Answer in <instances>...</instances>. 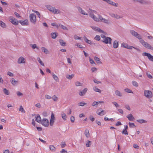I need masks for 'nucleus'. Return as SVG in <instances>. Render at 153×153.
<instances>
[{
	"instance_id": "f257e3e1",
	"label": "nucleus",
	"mask_w": 153,
	"mask_h": 153,
	"mask_svg": "<svg viewBox=\"0 0 153 153\" xmlns=\"http://www.w3.org/2000/svg\"><path fill=\"white\" fill-rule=\"evenodd\" d=\"M130 32L132 35L137 38L140 40V42L144 47L153 50V47H152L150 44L148 43L147 42H145L143 40L141 39V37L140 35L138 34L137 32L133 30H131Z\"/></svg>"
},
{
	"instance_id": "f03ea898",
	"label": "nucleus",
	"mask_w": 153,
	"mask_h": 153,
	"mask_svg": "<svg viewBox=\"0 0 153 153\" xmlns=\"http://www.w3.org/2000/svg\"><path fill=\"white\" fill-rule=\"evenodd\" d=\"M96 12L95 11H91V12L89 13L90 16L91 17L94 21L97 22L101 21L102 22L108 24L109 23L108 20L106 19L102 18V16L100 15H98V18L95 17L94 13H96Z\"/></svg>"
},
{
	"instance_id": "7ed1b4c3",
	"label": "nucleus",
	"mask_w": 153,
	"mask_h": 153,
	"mask_svg": "<svg viewBox=\"0 0 153 153\" xmlns=\"http://www.w3.org/2000/svg\"><path fill=\"white\" fill-rule=\"evenodd\" d=\"M102 38L103 39L102 42L106 44H111V39L110 37H106L104 35L101 36Z\"/></svg>"
},
{
	"instance_id": "20e7f679",
	"label": "nucleus",
	"mask_w": 153,
	"mask_h": 153,
	"mask_svg": "<svg viewBox=\"0 0 153 153\" xmlns=\"http://www.w3.org/2000/svg\"><path fill=\"white\" fill-rule=\"evenodd\" d=\"M9 20L13 24L17 25H18L19 22L13 16L9 17Z\"/></svg>"
},
{
	"instance_id": "39448f33",
	"label": "nucleus",
	"mask_w": 153,
	"mask_h": 153,
	"mask_svg": "<svg viewBox=\"0 0 153 153\" xmlns=\"http://www.w3.org/2000/svg\"><path fill=\"white\" fill-rule=\"evenodd\" d=\"M144 95L148 98H150L152 97V92L149 90H144Z\"/></svg>"
},
{
	"instance_id": "423d86ee",
	"label": "nucleus",
	"mask_w": 153,
	"mask_h": 153,
	"mask_svg": "<svg viewBox=\"0 0 153 153\" xmlns=\"http://www.w3.org/2000/svg\"><path fill=\"white\" fill-rule=\"evenodd\" d=\"M47 7L50 11L54 13L58 14L59 13V10H57L54 7H52L51 6H48Z\"/></svg>"
},
{
	"instance_id": "0eeeda50",
	"label": "nucleus",
	"mask_w": 153,
	"mask_h": 153,
	"mask_svg": "<svg viewBox=\"0 0 153 153\" xmlns=\"http://www.w3.org/2000/svg\"><path fill=\"white\" fill-rule=\"evenodd\" d=\"M30 22L34 24L36 23V16L34 14L31 13L30 14Z\"/></svg>"
},
{
	"instance_id": "6e6552de",
	"label": "nucleus",
	"mask_w": 153,
	"mask_h": 153,
	"mask_svg": "<svg viewBox=\"0 0 153 153\" xmlns=\"http://www.w3.org/2000/svg\"><path fill=\"white\" fill-rule=\"evenodd\" d=\"M122 46L123 47L128 49H132V48H133L139 51H140V50L138 48H136L131 46H128L127 44H126L125 43H123L122 44Z\"/></svg>"
},
{
	"instance_id": "1a4fd4ad",
	"label": "nucleus",
	"mask_w": 153,
	"mask_h": 153,
	"mask_svg": "<svg viewBox=\"0 0 153 153\" xmlns=\"http://www.w3.org/2000/svg\"><path fill=\"white\" fill-rule=\"evenodd\" d=\"M42 124L45 127H48L49 125V121L46 119H43L41 121Z\"/></svg>"
},
{
	"instance_id": "9d476101",
	"label": "nucleus",
	"mask_w": 153,
	"mask_h": 153,
	"mask_svg": "<svg viewBox=\"0 0 153 153\" xmlns=\"http://www.w3.org/2000/svg\"><path fill=\"white\" fill-rule=\"evenodd\" d=\"M143 56H147L148 59L151 61L153 62V56L150 53L144 52L142 53Z\"/></svg>"
},
{
	"instance_id": "9b49d317",
	"label": "nucleus",
	"mask_w": 153,
	"mask_h": 153,
	"mask_svg": "<svg viewBox=\"0 0 153 153\" xmlns=\"http://www.w3.org/2000/svg\"><path fill=\"white\" fill-rule=\"evenodd\" d=\"M97 113L99 115H103L105 113V112L101 108H99L97 110Z\"/></svg>"
},
{
	"instance_id": "f8f14e48",
	"label": "nucleus",
	"mask_w": 153,
	"mask_h": 153,
	"mask_svg": "<svg viewBox=\"0 0 153 153\" xmlns=\"http://www.w3.org/2000/svg\"><path fill=\"white\" fill-rule=\"evenodd\" d=\"M55 117L53 113H52L51 115V118L50 124L51 126H52L54 122Z\"/></svg>"
},
{
	"instance_id": "ddd939ff",
	"label": "nucleus",
	"mask_w": 153,
	"mask_h": 153,
	"mask_svg": "<svg viewBox=\"0 0 153 153\" xmlns=\"http://www.w3.org/2000/svg\"><path fill=\"white\" fill-rule=\"evenodd\" d=\"M19 22L22 25H27L28 24V21L27 19H26L24 21L20 20L19 21Z\"/></svg>"
},
{
	"instance_id": "4468645a",
	"label": "nucleus",
	"mask_w": 153,
	"mask_h": 153,
	"mask_svg": "<svg viewBox=\"0 0 153 153\" xmlns=\"http://www.w3.org/2000/svg\"><path fill=\"white\" fill-rule=\"evenodd\" d=\"M25 62V59L22 56L19 58L18 60V63L19 64L24 63Z\"/></svg>"
},
{
	"instance_id": "2eb2a0df",
	"label": "nucleus",
	"mask_w": 153,
	"mask_h": 153,
	"mask_svg": "<svg viewBox=\"0 0 153 153\" xmlns=\"http://www.w3.org/2000/svg\"><path fill=\"white\" fill-rule=\"evenodd\" d=\"M88 89L87 88H84L82 91H80L79 92V94L81 96H82L84 95L86 92H87Z\"/></svg>"
},
{
	"instance_id": "dca6fc26",
	"label": "nucleus",
	"mask_w": 153,
	"mask_h": 153,
	"mask_svg": "<svg viewBox=\"0 0 153 153\" xmlns=\"http://www.w3.org/2000/svg\"><path fill=\"white\" fill-rule=\"evenodd\" d=\"M111 17L117 19H119L123 17V16H120L115 14H111Z\"/></svg>"
},
{
	"instance_id": "f3484780",
	"label": "nucleus",
	"mask_w": 153,
	"mask_h": 153,
	"mask_svg": "<svg viewBox=\"0 0 153 153\" xmlns=\"http://www.w3.org/2000/svg\"><path fill=\"white\" fill-rule=\"evenodd\" d=\"M127 117L128 120L131 121H133L134 119V117H133L131 114H130L127 115Z\"/></svg>"
},
{
	"instance_id": "a211bd4d",
	"label": "nucleus",
	"mask_w": 153,
	"mask_h": 153,
	"mask_svg": "<svg viewBox=\"0 0 153 153\" xmlns=\"http://www.w3.org/2000/svg\"><path fill=\"white\" fill-rule=\"evenodd\" d=\"M118 42L117 40L114 41L113 43L114 48H117L118 47Z\"/></svg>"
},
{
	"instance_id": "6ab92c4d",
	"label": "nucleus",
	"mask_w": 153,
	"mask_h": 153,
	"mask_svg": "<svg viewBox=\"0 0 153 153\" xmlns=\"http://www.w3.org/2000/svg\"><path fill=\"white\" fill-rule=\"evenodd\" d=\"M78 10L82 14L84 15H87V13H85L82 9L80 7H78L77 8Z\"/></svg>"
},
{
	"instance_id": "aec40b11",
	"label": "nucleus",
	"mask_w": 153,
	"mask_h": 153,
	"mask_svg": "<svg viewBox=\"0 0 153 153\" xmlns=\"http://www.w3.org/2000/svg\"><path fill=\"white\" fill-rule=\"evenodd\" d=\"M52 75L53 79L56 82H59V79L57 76L53 73H52Z\"/></svg>"
},
{
	"instance_id": "412c9836",
	"label": "nucleus",
	"mask_w": 153,
	"mask_h": 153,
	"mask_svg": "<svg viewBox=\"0 0 153 153\" xmlns=\"http://www.w3.org/2000/svg\"><path fill=\"white\" fill-rule=\"evenodd\" d=\"M49 148L50 150L52 152H55L56 150V148L53 145H50Z\"/></svg>"
},
{
	"instance_id": "4be33fe9",
	"label": "nucleus",
	"mask_w": 153,
	"mask_h": 153,
	"mask_svg": "<svg viewBox=\"0 0 153 153\" xmlns=\"http://www.w3.org/2000/svg\"><path fill=\"white\" fill-rule=\"evenodd\" d=\"M36 121L39 123H40L41 122V118L39 115H37L36 117Z\"/></svg>"
},
{
	"instance_id": "5701e85b",
	"label": "nucleus",
	"mask_w": 153,
	"mask_h": 153,
	"mask_svg": "<svg viewBox=\"0 0 153 153\" xmlns=\"http://www.w3.org/2000/svg\"><path fill=\"white\" fill-rule=\"evenodd\" d=\"M107 3H109V4H111L113 6H116V4L114 2H113V1L109 0H106L105 1Z\"/></svg>"
},
{
	"instance_id": "b1692460",
	"label": "nucleus",
	"mask_w": 153,
	"mask_h": 153,
	"mask_svg": "<svg viewBox=\"0 0 153 153\" xmlns=\"http://www.w3.org/2000/svg\"><path fill=\"white\" fill-rule=\"evenodd\" d=\"M42 51L43 52L45 53L46 54L48 53H49L48 51L44 47H42L41 48Z\"/></svg>"
},
{
	"instance_id": "393cba45",
	"label": "nucleus",
	"mask_w": 153,
	"mask_h": 153,
	"mask_svg": "<svg viewBox=\"0 0 153 153\" xmlns=\"http://www.w3.org/2000/svg\"><path fill=\"white\" fill-rule=\"evenodd\" d=\"M91 27L95 31H98L99 32H102V30L97 27Z\"/></svg>"
},
{
	"instance_id": "a878e982",
	"label": "nucleus",
	"mask_w": 153,
	"mask_h": 153,
	"mask_svg": "<svg viewBox=\"0 0 153 153\" xmlns=\"http://www.w3.org/2000/svg\"><path fill=\"white\" fill-rule=\"evenodd\" d=\"M11 83L13 85H15L17 84V83L18 82V81L17 80H16L13 78H12L11 80Z\"/></svg>"
},
{
	"instance_id": "bb28decb",
	"label": "nucleus",
	"mask_w": 153,
	"mask_h": 153,
	"mask_svg": "<svg viewBox=\"0 0 153 153\" xmlns=\"http://www.w3.org/2000/svg\"><path fill=\"white\" fill-rule=\"evenodd\" d=\"M85 134L87 137L88 138L89 137L90 134L88 130L87 129L85 130Z\"/></svg>"
},
{
	"instance_id": "cd10ccee",
	"label": "nucleus",
	"mask_w": 153,
	"mask_h": 153,
	"mask_svg": "<svg viewBox=\"0 0 153 153\" xmlns=\"http://www.w3.org/2000/svg\"><path fill=\"white\" fill-rule=\"evenodd\" d=\"M137 122L140 123H147V121L146 120L143 119L137 120Z\"/></svg>"
},
{
	"instance_id": "c85d7f7f",
	"label": "nucleus",
	"mask_w": 153,
	"mask_h": 153,
	"mask_svg": "<svg viewBox=\"0 0 153 153\" xmlns=\"http://www.w3.org/2000/svg\"><path fill=\"white\" fill-rule=\"evenodd\" d=\"M55 102H57L58 100V97L55 95H53L51 98Z\"/></svg>"
},
{
	"instance_id": "c756f323",
	"label": "nucleus",
	"mask_w": 153,
	"mask_h": 153,
	"mask_svg": "<svg viewBox=\"0 0 153 153\" xmlns=\"http://www.w3.org/2000/svg\"><path fill=\"white\" fill-rule=\"evenodd\" d=\"M61 115L62 118L64 120H66L67 117L65 113H62Z\"/></svg>"
},
{
	"instance_id": "7c9ffc66",
	"label": "nucleus",
	"mask_w": 153,
	"mask_h": 153,
	"mask_svg": "<svg viewBox=\"0 0 153 153\" xmlns=\"http://www.w3.org/2000/svg\"><path fill=\"white\" fill-rule=\"evenodd\" d=\"M74 74H71V75H68L66 76V77L68 79H72L74 76Z\"/></svg>"
},
{
	"instance_id": "2f4dec72",
	"label": "nucleus",
	"mask_w": 153,
	"mask_h": 153,
	"mask_svg": "<svg viewBox=\"0 0 153 153\" xmlns=\"http://www.w3.org/2000/svg\"><path fill=\"white\" fill-rule=\"evenodd\" d=\"M115 94L118 96L121 97L122 96L121 93L118 90H116L115 92Z\"/></svg>"
},
{
	"instance_id": "473e14b6",
	"label": "nucleus",
	"mask_w": 153,
	"mask_h": 153,
	"mask_svg": "<svg viewBox=\"0 0 153 153\" xmlns=\"http://www.w3.org/2000/svg\"><path fill=\"white\" fill-rule=\"evenodd\" d=\"M84 40L87 43H88L89 44H91V40H88L87 39V38L85 36H84Z\"/></svg>"
},
{
	"instance_id": "72a5a7b5",
	"label": "nucleus",
	"mask_w": 153,
	"mask_h": 153,
	"mask_svg": "<svg viewBox=\"0 0 153 153\" xmlns=\"http://www.w3.org/2000/svg\"><path fill=\"white\" fill-rule=\"evenodd\" d=\"M94 60L98 64L101 63V62L100 60V59L97 57H95L94 58Z\"/></svg>"
},
{
	"instance_id": "f704fd0d",
	"label": "nucleus",
	"mask_w": 153,
	"mask_h": 153,
	"mask_svg": "<svg viewBox=\"0 0 153 153\" xmlns=\"http://www.w3.org/2000/svg\"><path fill=\"white\" fill-rule=\"evenodd\" d=\"M19 111L23 113H25V111L22 105L20 106V108H19Z\"/></svg>"
},
{
	"instance_id": "c9c22d12",
	"label": "nucleus",
	"mask_w": 153,
	"mask_h": 153,
	"mask_svg": "<svg viewBox=\"0 0 153 153\" xmlns=\"http://www.w3.org/2000/svg\"><path fill=\"white\" fill-rule=\"evenodd\" d=\"M59 42L62 46H64L66 45V43L65 42H64L63 40L60 39L59 40Z\"/></svg>"
},
{
	"instance_id": "e433bc0d",
	"label": "nucleus",
	"mask_w": 153,
	"mask_h": 153,
	"mask_svg": "<svg viewBox=\"0 0 153 153\" xmlns=\"http://www.w3.org/2000/svg\"><path fill=\"white\" fill-rule=\"evenodd\" d=\"M93 89L95 91L98 92L99 93H101V90L98 88L96 86L94 87L93 88Z\"/></svg>"
},
{
	"instance_id": "4c0bfd02",
	"label": "nucleus",
	"mask_w": 153,
	"mask_h": 153,
	"mask_svg": "<svg viewBox=\"0 0 153 153\" xmlns=\"http://www.w3.org/2000/svg\"><path fill=\"white\" fill-rule=\"evenodd\" d=\"M57 33H51L52 37L53 39H55L57 36Z\"/></svg>"
},
{
	"instance_id": "58836bf2",
	"label": "nucleus",
	"mask_w": 153,
	"mask_h": 153,
	"mask_svg": "<svg viewBox=\"0 0 153 153\" xmlns=\"http://www.w3.org/2000/svg\"><path fill=\"white\" fill-rule=\"evenodd\" d=\"M82 84L79 81H77L75 82V85L76 86H82Z\"/></svg>"
},
{
	"instance_id": "ea45409f",
	"label": "nucleus",
	"mask_w": 153,
	"mask_h": 153,
	"mask_svg": "<svg viewBox=\"0 0 153 153\" xmlns=\"http://www.w3.org/2000/svg\"><path fill=\"white\" fill-rule=\"evenodd\" d=\"M38 61L39 63L42 66H44V65L43 63L42 62V60H41L40 58L39 57H38L37 58Z\"/></svg>"
},
{
	"instance_id": "a19ab883",
	"label": "nucleus",
	"mask_w": 153,
	"mask_h": 153,
	"mask_svg": "<svg viewBox=\"0 0 153 153\" xmlns=\"http://www.w3.org/2000/svg\"><path fill=\"white\" fill-rule=\"evenodd\" d=\"M3 91L5 94L7 95L9 94V91L7 90L5 88L4 89Z\"/></svg>"
},
{
	"instance_id": "79ce46f5",
	"label": "nucleus",
	"mask_w": 153,
	"mask_h": 153,
	"mask_svg": "<svg viewBox=\"0 0 153 153\" xmlns=\"http://www.w3.org/2000/svg\"><path fill=\"white\" fill-rule=\"evenodd\" d=\"M0 26L3 27H5V23L1 21H0Z\"/></svg>"
},
{
	"instance_id": "37998d69",
	"label": "nucleus",
	"mask_w": 153,
	"mask_h": 153,
	"mask_svg": "<svg viewBox=\"0 0 153 153\" xmlns=\"http://www.w3.org/2000/svg\"><path fill=\"white\" fill-rule=\"evenodd\" d=\"M132 84L134 86L137 87L138 86V84L135 81H133L132 82Z\"/></svg>"
},
{
	"instance_id": "c03bdc74",
	"label": "nucleus",
	"mask_w": 153,
	"mask_h": 153,
	"mask_svg": "<svg viewBox=\"0 0 153 153\" xmlns=\"http://www.w3.org/2000/svg\"><path fill=\"white\" fill-rule=\"evenodd\" d=\"M31 47L33 49H34L35 48H36L38 50L39 49V48L36 45V44H34L32 45Z\"/></svg>"
},
{
	"instance_id": "a18cd8bd",
	"label": "nucleus",
	"mask_w": 153,
	"mask_h": 153,
	"mask_svg": "<svg viewBox=\"0 0 153 153\" xmlns=\"http://www.w3.org/2000/svg\"><path fill=\"white\" fill-rule=\"evenodd\" d=\"M51 25L52 26H55L57 28L59 27V26H60V25L59 24L58 25L56 24L55 23H53L51 24Z\"/></svg>"
},
{
	"instance_id": "49530a36",
	"label": "nucleus",
	"mask_w": 153,
	"mask_h": 153,
	"mask_svg": "<svg viewBox=\"0 0 153 153\" xmlns=\"http://www.w3.org/2000/svg\"><path fill=\"white\" fill-rule=\"evenodd\" d=\"M91 144V141H88L87 143L86 144V146L87 147H89Z\"/></svg>"
},
{
	"instance_id": "de8ad7c7",
	"label": "nucleus",
	"mask_w": 153,
	"mask_h": 153,
	"mask_svg": "<svg viewBox=\"0 0 153 153\" xmlns=\"http://www.w3.org/2000/svg\"><path fill=\"white\" fill-rule=\"evenodd\" d=\"M125 91L127 93H133L132 91L128 88L125 89Z\"/></svg>"
},
{
	"instance_id": "09e8293b",
	"label": "nucleus",
	"mask_w": 153,
	"mask_h": 153,
	"mask_svg": "<svg viewBox=\"0 0 153 153\" xmlns=\"http://www.w3.org/2000/svg\"><path fill=\"white\" fill-rule=\"evenodd\" d=\"M79 104L80 106H83L86 104V103L83 102H81L79 103Z\"/></svg>"
},
{
	"instance_id": "8fccbe9b",
	"label": "nucleus",
	"mask_w": 153,
	"mask_h": 153,
	"mask_svg": "<svg viewBox=\"0 0 153 153\" xmlns=\"http://www.w3.org/2000/svg\"><path fill=\"white\" fill-rule=\"evenodd\" d=\"M94 39H95L96 40L99 41L100 39V36H99V35H97L95 37Z\"/></svg>"
},
{
	"instance_id": "3c124183",
	"label": "nucleus",
	"mask_w": 153,
	"mask_h": 153,
	"mask_svg": "<svg viewBox=\"0 0 153 153\" xmlns=\"http://www.w3.org/2000/svg\"><path fill=\"white\" fill-rule=\"evenodd\" d=\"M129 124L130 127H131V128L133 127L134 126H135L134 124L133 123L129 122Z\"/></svg>"
},
{
	"instance_id": "603ef678",
	"label": "nucleus",
	"mask_w": 153,
	"mask_h": 153,
	"mask_svg": "<svg viewBox=\"0 0 153 153\" xmlns=\"http://www.w3.org/2000/svg\"><path fill=\"white\" fill-rule=\"evenodd\" d=\"M123 134H125V135H128V133L127 131V130L123 129L122 131Z\"/></svg>"
},
{
	"instance_id": "864d4df0",
	"label": "nucleus",
	"mask_w": 153,
	"mask_h": 153,
	"mask_svg": "<svg viewBox=\"0 0 153 153\" xmlns=\"http://www.w3.org/2000/svg\"><path fill=\"white\" fill-rule=\"evenodd\" d=\"M60 27H61L62 29H63V30H68V29L65 26H64L62 25H60Z\"/></svg>"
},
{
	"instance_id": "5fc2aeb1",
	"label": "nucleus",
	"mask_w": 153,
	"mask_h": 153,
	"mask_svg": "<svg viewBox=\"0 0 153 153\" xmlns=\"http://www.w3.org/2000/svg\"><path fill=\"white\" fill-rule=\"evenodd\" d=\"M70 120L71 122L74 123L75 120L74 117L73 116H71L70 117Z\"/></svg>"
},
{
	"instance_id": "6e6d98bb",
	"label": "nucleus",
	"mask_w": 153,
	"mask_h": 153,
	"mask_svg": "<svg viewBox=\"0 0 153 153\" xmlns=\"http://www.w3.org/2000/svg\"><path fill=\"white\" fill-rule=\"evenodd\" d=\"M45 97L46 99H50L52 98L51 96L48 95H45Z\"/></svg>"
},
{
	"instance_id": "4d7b16f0",
	"label": "nucleus",
	"mask_w": 153,
	"mask_h": 153,
	"mask_svg": "<svg viewBox=\"0 0 153 153\" xmlns=\"http://www.w3.org/2000/svg\"><path fill=\"white\" fill-rule=\"evenodd\" d=\"M89 62L91 64H93L94 63V60L93 59L91 58L90 57H89Z\"/></svg>"
},
{
	"instance_id": "13d9d810",
	"label": "nucleus",
	"mask_w": 153,
	"mask_h": 153,
	"mask_svg": "<svg viewBox=\"0 0 153 153\" xmlns=\"http://www.w3.org/2000/svg\"><path fill=\"white\" fill-rule=\"evenodd\" d=\"M14 14L17 17L19 18L21 17L19 14L16 12L14 13Z\"/></svg>"
},
{
	"instance_id": "bf43d9fd",
	"label": "nucleus",
	"mask_w": 153,
	"mask_h": 153,
	"mask_svg": "<svg viewBox=\"0 0 153 153\" xmlns=\"http://www.w3.org/2000/svg\"><path fill=\"white\" fill-rule=\"evenodd\" d=\"M74 37L76 39H81L80 37H79L76 35H75L74 36Z\"/></svg>"
},
{
	"instance_id": "052dcab7",
	"label": "nucleus",
	"mask_w": 153,
	"mask_h": 153,
	"mask_svg": "<svg viewBox=\"0 0 153 153\" xmlns=\"http://www.w3.org/2000/svg\"><path fill=\"white\" fill-rule=\"evenodd\" d=\"M68 111L67 112V114H70L71 113V108H69L68 110Z\"/></svg>"
},
{
	"instance_id": "680f3d73",
	"label": "nucleus",
	"mask_w": 153,
	"mask_h": 153,
	"mask_svg": "<svg viewBox=\"0 0 153 153\" xmlns=\"http://www.w3.org/2000/svg\"><path fill=\"white\" fill-rule=\"evenodd\" d=\"M98 102H97L94 101L92 103V105L93 106H95V105H97L98 104Z\"/></svg>"
},
{
	"instance_id": "e2e57ef3",
	"label": "nucleus",
	"mask_w": 153,
	"mask_h": 153,
	"mask_svg": "<svg viewBox=\"0 0 153 153\" xmlns=\"http://www.w3.org/2000/svg\"><path fill=\"white\" fill-rule=\"evenodd\" d=\"M76 45L78 47L81 48H83V47L79 43H78L76 44Z\"/></svg>"
},
{
	"instance_id": "0e129e2a",
	"label": "nucleus",
	"mask_w": 153,
	"mask_h": 153,
	"mask_svg": "<svg viewBox=\"0 0 153 153\" xmlns=\"http://www.w3.org/2000/svg\"><path fill=\"white\" fill-rule=\"evenodd\" d=\"M133 147L135 149H138L139 146L136 144H134L133 145Z\"/></svg>"
},
{
	"instance_id": "69168bd1",
	"label": "nucleus",
	"mask_w": 153,
	"mask_h": 153,
	"mask_svg": "<svg viewBox=\"0 0 153 153\" xmlns=\"http://www.w3.org/2000/svg\"><path fill=\"white\" fill-rule=\"evenodd\" d=\"M42 114L44 117H46L47 116V113L46 111L43 112Z\"/></svg>"
},
{
	"instance_id": "338daca9",
	"label": "nucleus",
	"mask_w": 153,
	"mask_h": 153,
	"mask_svg": "<svg viewBox=\"0 0 153 153\" xmlns=\"http://www.w3.org/2000/svg\"><path fill=\"white\" fill-rule=\"evenodd\" d=\"M65 146V142H62L61 144V146L62 148H64Z\"/></svg>"
},
{
	"instance_id": "774afa93",
	"label": "nucleus",
	"mask_w": 153,
	"mask_h": 153,
	"mask_svg": "<svg viewBox=\"0 0 153 153\" xmlns=\"http://www.w3.org/2000/svg\"><path fill=\"white\" fill-rule=\"evenodd\" d=\"M7 74L10 76H13V74L10 72H8L7 73Z\"/></svg>"
}]
</instances>
